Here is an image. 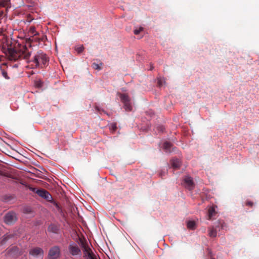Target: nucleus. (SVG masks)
<instances>
[{"label":"nucleus","instance_id":"6","mask_svg":"<svg viewBox=\"0 0 259 259\" xmlns=\"http://www.w3.org/2000/svg\"><path fill=\"white\" fill-rule=\"evenodd\" d=\"M60 256V248L59 246H55L51 247L49 251V259H57Z\"/></svg>","mask_w":259,"mask_h":259},{"label":"nucleus","instance_id":"1","mask_svg":"<svg viewBox=\"0 0 259 259\" xmlns=\"http://www.w3.org/2000/svg\"><path fill=\"white\" fill-rule=\"evenodd\" d=\"M9 52L11 60L15 61L19 59H23L28 63L32 62L33 68H37L40 65H45L49 61L48 57L46 54L41 51H38L34 56L32 60H29L31 51L26 46L15 47L14 48L9 49Z\"/></svg>","mask_w":259,"mask_h":259},{"label":"nucleus","instance_id":"24","mask_svg":"<svg viewBox=\"0 0 259 259\" xmlns=\"http://www.w3.org/2000/svg\"><path fill=\"white\" fill-rule=\"evenodd\" d=\"M2 71V74L3 76L6 78V79H9V76H8L7 72L4 69H1Z\"/></svg>","mask_w":259,"mask_h":259},{"label":"nucleus","instance_id":"30","mask_svg":"<svg viewBox=\"0 0 259 259\" xmlns=\"http://www.w3.org/2000/svg\"><path fill=\"white\" fill-rule=\"evenodd\" d=\"M246 204L247 205L252 206L253 205V203L251 201H247L246 202Z\"/></svg>","mask_w":259,"mask_h":259},{"label":"nucleus","instance_id":"22","mask_svg":"<svg viewBox=\"0 0 259 259\" xmlns=\"http://www.w3.org/2000/svg\"><path fill=\"white\" fill-rule=\"evenodd\" d=\"M143 30V28L142 27H140V28H139L138 29L137 28V29H135L134 30V33L136 35H138L140 33V32L142 31Z\"/></svg>","mask_w":259,"mask_h":259},{"label":"nucleus","instance_id":"18","mask_svg":"<svg viewBox=\"0 0 259 259\" xmlns=\"http://www.w3.org/2000/svg\"><path fill=\"white\" fill-rule=\"evenodd\" d=\"M195 222L193 221H189L187 222V227L189 229L194 230L195 228Z\"/></svg>","mask_w":259,"mask_h":259},{"label":"nucleus","instance_id":"5","mask_svg":"<svg viewBox=\"0 0 259 259\" xmlns=\"http://www.w3.org/2000/svg\"><path fill=\"white\" fill-rule=\"evenodd\" d=\"M17 220V214L15 212L12 211L7 212L4 217L5 222L8 225L14 224Z\"/></svg>","mask_w":259,"mask_h":259},{"label":"nucleus","instance_id":"27","mask_svg":"<svg viewBox=\"0 0 259 259\" xmlns=\"http://www.w3.org/2000/svg\"><path fill=\"white\" fill-rule=\"evenodd\" d=\"M157 83L159 87H161L163 84V81L161 79H158Z\"/></svg>","mask_w":259,"mask_h":259},{"label":"nucleus","instance_id":"9","mask_svg":"<svg viewBox=\"0 0 259 259\" xmlns=\"http://www.w3.org/2000/svg\"><path fill=\"white\" fill-rule=\"evenodd\" d=\"M29 254L34 257H40L42 258L44 254L43 250L40 247H34L29 250Z\"/></svg>","mask_w":259,"mask_h":259},{"label":"nucleus","instance_id":"35","mask_svg":"<svg viewBox=\"0 0 259 259\" xmlns=\"http://www.w3.org/2000/svg\"><path fill=\"white\" fill-rule=\"evenodd\" d=\"M221 226H222V229H223L224 226H223V224H221Z\"/></svg>","mask_w":259,"mask_h":259},{"label":"nucleus","instance_id":"36","mask_svg":"<svg viewBox=\"0 0 259 259\" xmlns=\"http://www.w3.org/2000/svg\"><path fill=\"white\" fill-rule=\"evenodd\" d=\"M220 224H222V223H221V222H219ZM224 224V222H223V224Z\"/></svg>","mask_w":259,"mask_h":259},{"label":"nucleus","instance_id":"3","mask_svg":"<svg viewBox=\"0 0 259 259\" xmlns=\"http://www.w3.org/2000/svg\"><path fill=\"white\" fill-rule=\"evenodd\" d=\"M33 192L36 193L39 196L45 199L48 201H52V196L50 193L44 189H36V188H32Z\"/></svg>","mask_w":259,"mask_h":259},{"label":"nucleus","instance_id":"10","mask_svg":"<svg viewBox=\"0 0 259 259\" xmlns=\"http://www.w3.org/2000/svg\"><path fill=\"white\" fill-rule=\"evenodd\" d=\"M184 185L186 188L189 190L193 189L194 186L192 179L189 176H186L184 179Z\"/></svg>","mask_w":259,"mask_h":259},{"label":"nucleus","instance_id":"32","mask_svg":"<svg viewBox=\"0 0 259 259\" xmlns=\"http://www.w3.org/2000/svg\"><path fill=\"white\" fill-rule=\"evenodd\" d=\"M153 66L152 65H151L150 67V70H152L153 69Z\"/></svg>","mask_w":259,"mask_h":259},{"label":"nucleus","instance_id":"16","mask_svg":"<svg viewBox=\"0 0 259 259\" xmlns=\"http://www.w3.org/2000/svg\"><path fill=\"white\" fill-rule=\"evenodd\" d=\"M48 231L54 233H57L58 231V227L54 225V224H51L48 227Z\"/></svg>","mask_w":259,"mask_h":259},{"label":"nucleus","instance_id":"8","mask_svg":"<svg viewBox=\"0 0 259 259\" xmlns=\"http://www.w3.org/2000/svg\"><path fill=\"white\" fill-rule=\"evenodd\" d=\"M68 250L69 252L73 256L75 255H81V250L77 246V245L73 243L70 244L68 247Z\"/></svg>","mask_w":259,"mask_h":259},{"label":"nucleus","instance_id":"12","mask_svg":"<svg viewBox=\"0 0 259 259\" xmlns=\"http://www.w3.org/2000/svg\"><path fill=\"white\" fill-rule=\"evenodd\" d=\"M14 237L12 234H6L0 239V245H4L9 239Z\"/></svg>","mask_w":259,"mask_h":259},{"label":"nucleus","instance_id":"23","mask_svg":"<svg viewBox=\"0 0 259 259\" xmlns=\"http://www.w3.org/2000/svg\"><path fill=\"white\" fill-rule=\"evenodd\" d=\"M36 41H45L46 39H47V37L46 36H42L41 37L38 38H34Z\"/></svg>","mask_w":259,"mask_h":259},{"label":"nucleus","instance_id":"28","mask_svg":"<svg viewBox=\"0 0 259 259\" xmlns=\"http://www.w3.org/2000/svg\"><path fill=\"white\" fill-rule=\"evenodd\" d=\"M51 202L53 203V204H54V205L58 209H60V207L58 205V204L55 201H54L52 199V201H51Z\"/></svg>","mask_w":259,"mask_h":259},{"label":"nucleus","instance_id":"34","mask_svg":"<svg viewBox=\"0 0 259 259\" xmlns=\"http://www.w3.org/2000/svg\"><path fill=\"white\" fill-rule=\"evenodd\" d=\"M96 109L98 111H100V109H99V107H96Z\"/></svg>","mask_w":259,"mask_h":259},{"label":"nucleus","instance_id":"21","mask_svg":"<svg viewBox=\"0 0 259 259\" xmlns=\"http://www.w3.org/2000/svg\"><path fill=\"white\" fill-rule=\"evenodd\" d=\"M92 67H93V68H94L95 69L99 70H101V67H100L99 64H97L96 63H93L92 64Z\"/></svg>","mask_w":259,"mask_h":259},{"label":"nucleus","instance_id":"17","mask_svg":"<svg viewBox=\"0 0 259 259\" xmlns=\"http://www.w3.org/2000/svg\"><path fill=\"white\" fill-rule=\"evenodd\" d=\"M171 164L174 168H178L181 165V161L178 159H172Z\"/></svg>","mask_w":259,"mask_h":259},{"label":"nucleus","instance_id":"14","mask_svg":"<svg viewBox=\"0 0 259 259\" xmlns=\"http://www.w3.org/2000/svg\"><path fill=\"white\" fill-rule=\"evenodd\" d=\"M28 33L30 36L33 37L39 35V33L36 31L35 27L34 26L30 27L28 31Z\"/></svg>","mask_w":259,"mask_h":259},{"label":"nucleus","instance_id":"15","mask_svg":"<svg viewBox=\"0 0 259 259\" xmlns=\"http://www.w3.org/2000/svg\"><path fill=\"white\" fill-rule=\"evenodd\" d=\"M208 235L211 237H215L217 235V227H212L209 230Z\"/></svg>","mask_w":259,"mask_h":259},{"label":"nucleus","instance_id":"13","mask_svg":"<svg viewBox=\"0 0 259 259\" xmlns=\"http://www.w3.org/2000/svg\"><path fill=\"white\" fill-rule=\"evenodd\" d=\"M172 145L170 143L166 141L163 143V149L164 150V151H165V152L169 153V152H171L170 148L172 147Z\"/></svg>","mask_w":259,"mask_h":259},{"label":"nucleus","instance_id":"7","mask_svg":"<svg viewBox=\"0 0 259 259\" xmlns=\"http://www.w3.org/2000/svg\"><path fill=\"white\" fill-rule=\"evenodd\" d=\"M23 252L19 250L17 246H12L8 248L6 250V254L10 256L16 258L18 256L21 255Z\"/></svg>","mask_w":259,"mask_h":259},{"label":"nucleus","instance_id":"31","mask_svg":"<svg viewBox=\"0 0 259 259\" xmlns=\"http://www.w3.org/2000/svg\"><path fill=\"white\" fill-rule=\"evenodd\" d=\"M4 12L3 11H0V18L3 15Z\"/></svg>","mask_w":259,"mask_h":259},{"label":"nucleus","instance_id":"26","mask_svg":"<svg viewBox=\"0 0 259 259\" xmlns=\"http://www.w3.org/2000/svg\"><path fill=\"white\" fill-rule=\"evenodd\" d=\"M35 84H36V85L37 87H41L42 86V82L40 80L39 81H36L35 82Z\"/></svg>","mask_w":259,"mask_h":259},{"label":"nucleus","instance_id":"29","mask_svg":"<svg viewBox=\"0 0 259 259\" xmlns=\"http://www.w3.org/2000/svg\"><path fill=\"white\" fill-rule=\"evenodd\" d=\"M24 211L27 213L31 212V209L30 208H25L24 209Z\"/></svg>","mask_w":259,"mask_h":259},{"label":"nucleus","instance_id":"2","mask_svg":"<svg viewBox=\"0 0 259 259\" xmlns=\"http://www.w3.org/2000/svg\"><path fill=\"white\" fill-rule=\"evenodd\" d=\"M80 245L83 249L84 256L86 259H98L85 241L80 240Z\"/></svg>","mask_w":259,"mask_h":259},{"label":"nucleus","instance_id":"19","mask_svg":"<svg viewBox=\"0 0 259 259\" xmlns=\"http://www.w3.org/2000/svg\"><path fill=\"white\" fill-rule=\"evenodd\" d=\"M9 5V1L8 0H1L0 1V8L1 7H7Z\"/></svg>","mask_w":259,"mask_h":259},{"label":"nucleus","instance_id":"4","mask_svg":"<svg viewBox=\"0 0 259 259\" xmlns=\"http://www.w3.org/2000/svg\"><path fill=\"white\" fill-rule=\"evenodd\" d=\"M120 98L121 102L124 104V108L127 111H131L132 110V106L131 104L130 99L129 97L125 94H120Z\"/></svg>","mask_w":259,"mask_h":259},{"label":"nucleus","instance_id":"33","mask_svg":"<svg viewBox=\"0 0 259 259\" xmlns=\"http://www.w3.org/2000/svg\"><path fill=\"white\" fill-rule=\"evenodd\" d=\"M0 175L3 176L4 175L3 172L0 170Z\"/></svg>","mask_w":259,"mask_h":259},{"label":"nucleus","instance_id":"20","mask_svg":"<svg viewBox=\"0 0 259 259\" xmlns=\"http://www.w3.org/2000/svg\"><path fill=\"white\" fill-rule=\"evenodd\" d=\"M75 50L78 53H80L83 51L84 47L83 45H78L75 47Z\"/></svg>","mask_w":259,"mask_h":259},{"label":"nucleus","instance_id":"11","mask_svg":"<svg viewBox=\"0 0 259 259\" xmlns=\"http://www.w3.org/2000/svg\"><path fill=\"white\" fill-rule=\"evenodd\" d=\"M215 206H212L211 207H210L208 210V219L209 220H211L213 219V217L217 213V212L215 211Z\"/></svg>","mask_w":259,"mask_h":259},{"label":"nucleus","instance_id":"25","mask_svg":"<svg viewBox=\"0 0 259 259\" xmlns=\"http://www.w3.org/2000/svg\"><path fill=\"white\" fill-rule=\"evenodd\" d=\"M117 128L116 125L115 123H112L110 125V130L114 132L116 131Z\"/></svg>","mask_w":259,"mask_h":259}]
</instances>
